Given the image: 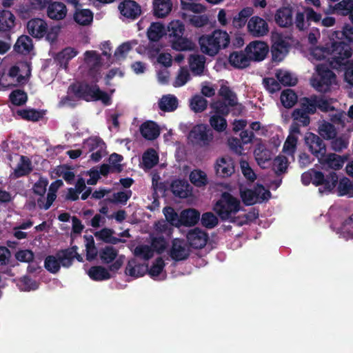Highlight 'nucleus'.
<instances>
[{
  "label": "nucleus",
  "mask_w": 353,
  "mask_h": 353,
  "mask_svg": "<svg viewBox=\"0 0 353 353\" xmlns=\"http://www.w3.org/2000/svg\"><path fill=\"white\" fill-rule=\"evenodd\" d=\"M69 88L76 97L87 102L100 101L104 105H110L112 103L110 96L101 90L97 83L79 81L71 84Z\"/></svg>",
  "instance_id": "1"
},
{
  "label": "nucleus",
  "mask_w": 353,
  "mask_h": 353,
  "mask_svg": "<svg viewBox=\"0 0 353 353\" xmlns=\"http://www.w3.org/2000/svg\"><path fill=\"white\" fill-rule=\"evenodd\" d=\"M230 37L226 31L215 30L210 34L202 35L199 39L201 50L204 54L214 57L221 49L228 48Z\"/></svg>",
  "instance_id": "2"
},
{
  "label": "nucleus",
  "mask_w": 353,
  "mask_h": 353,
  "mask_svg": "<svg viewBox=\"0 0 353 353\" xmlns=\"http://www.w3.org/2000/svg\"><path fill=\"white\" fill-rule=\"evenodd\" d=\"M240 208L239 199L227 192L222 193L220 199L214 206V210L222 221L230 220V221L234 218L232 214L238 212Z\"/></svg>",
  "instance_id": "3"
},
{
  "label": "nucleus",
  "mask_w": 353,
  "mask_h": 353,
  "mask_svg": "<svg viewBox=\"0 0 353 353\" xmlns=\"http://www.w3.org/2000/svg\"><path fill=\"white\" fill-rule=\"evenodd\" d=\"M322 51L330 55L332 61L338 65L344 64L343 61L349 59L352 54L350 45L343 41H333L330 44L327 43L322 48Z\"/></svg>",
  "instance_id": "4"
},
{
  "label": "nucleus",
  "mask_w": 353,
  "mask_h": 353,
  "mask_svg": "<svg viewBox=\"0 0 353 353\" xmlns=\"http://www.w3.org/2000/svg\"><path fill=\"white\" fill-rule=\"evenodd\" d=\"M70 250H74L75 248L60 250L56 253V255L47 256L44 261L45 268L50 273L56 274L59 271L61 266L70 267L72 257V252Z\"/></svg>",
  "instance_id": "5"
},
{
  "label": "nucleus",
  "mask_w": 353,
  "mask_h": 353,
  "mask_svg": "<svg viewBox=\"0 0 353 353\" xmlns=\"http://www.w3.org/2000/svg\"><path fill=\"white\" fill-rule=\"evenodd\" d=\"M312 184L316 187L319 186V191L321 193H331L336 188L338 183V175L335 172H330L325 175L321 171L312 168Z\"/></svg>",
  "instance_id": "6"
},
{
  "label": "nucleus",
  "mask_w": 353,
  "mask_h": 353,
  "mask_svg": "<svg viewBox=\"0 0 353 353\" xmlns=\"http://www.w3.org/2000/svg\"><path fill=\"white\" fill-rule=\"evenodd\" d=\"M316 70L319 78L312 80V86L322 93L330 91L331 85L336 81V74L327 65L323 64L319 65Z\"/></svg>",
  "instance_id": "7"
},
{
  "label": "nucleus",
  "mask_w": 353,
  "mask_h": 353,
  "mask_svg": "<svg viewBox=\"0 0 353 353\" xmlns=\"http://www.w3.org/2000/svg\"><path fill=\"white\" fill-rule=\"evenodd\" d=\"M219 94L228 102L219 101L212 105L217 115L227 116L230 112L229 107H234L238 104L236 94L230 87L222 85L219 89Z\"/></svg>",
  "instance_id": "8"
},
{
  "label": "nucleus",
  "mask_w": 353,
  "mask_h": 353,
  "mask_svg": "<svg viewBox=\"0 0 353 353\" xmlns=\"http://www.w3.org/2000/svg\"><path fill=\"white\" fill-rule=\"evenodd\" d=\"M119 252L111 245H106L99 250V257L104 264H110L108 270L112 272H117L124 263L125 256H118Z\"/></svg>",
  "instance_id": "9"
},
{
  "label": "nucleus",
  "mask_w": 353,
  "mask_h": 353,
  "mask_svg": "<svg viewBox=\"0 0 353 353\" xmlns=\"http://www.w3.org/2000/svg\"><path fill=\"white\" fill-rule=\"evenodd\" d=\"M194 145L208 146L212 141L214 135L212 130L205 124H197L190 131L188 137Z\"/></svg>",
  "instance_id": "10"
},
{
  "label": "nucleus",
  "mask_w": 353,
  "mask_h": 353,
  "mask_svg": "<svg viewBox=\"0 0 353 353\" xmlns=\"http://www.w3.org/2000/svg\"><path fill=\"white\" fill-rule=\"evenodd\" d=\"M291 45L287 37L281 33H274L272 36L271 53L272 60L280 62L288 54Z\"/></svg>",
  "instance_id": "11"
},
{
  "label": "nucleus",
  "mask_w": 353,
  "mask_h": 353,
  "mask_svg": "<svg viewBox=\"0 0 353 353\" xmlns=\"http://www.w3.org/2000/svg\"><path fill=\"white\" fill-rule=\"evenodd\" d=\"M304 141L309 152L318 160L323 157L327 152V146L323 139L313 132H307Z\"/></svg>",
  "instance_id": "12"
},
{
  "label": "nucleus",
  "mask_w": 353,
  "mask_h": 353,
  "mask_svg": "<svg viewBox=\"0 0 353 353\" xmlns=\"http://www.w3.org/2000/svg\"><path fill=\"white\" fill-rule=\"evenodd\" d=\"M269 50L268 46L264 41H254L248 45L245 52L248 54L251 61H263Z\"/></svg>",
  "instance_id": "13"
},
{
  "label": "nucleus",
  "mask_w": 353,
  "mask_h": 353,
  "mask_svg": "<svg viewBox=\"0 0 353 353\" xmlns=\"http://www.w3.org/2000/svg\"><path fill=\"white\" fill-rule=\"evenodd\" d=\"M186 239L190 247L194 249H202L208 242V234L204 230L194 228L188 230Z\"/></svg>",
  "instance_id": "14"
},
{
  "label": "nucleus",
  "mask_w": 353,
  "mask_h": 353,
  "mask_svg": "<svg viewBox=\"0 0 353 353\" xmlns=\"http://www.w3.org/2000/svg\"><path fill=\"white\" fill-rule=\"evenodd\" d=\"M214 170L216 174L221 178L231 176L235 172L234 160L229 156H225L216 159Z\"/></svg>",
  "instance_id": "15"
},
{
  "label": "nucleus",
  "mask_w": 353,
  "mask_h": 353,
  "mask_svg": "<svg viewBox=\"0 0 353 353\" xmlns=\"http://www.w3.org/2000/svg\"><path fill=\"white\" fill-rule=\"evenodd\" d=\"M247 28L248 32L255 37H263L269 32L267 21L259 16L252 17L248 22Z\"/></svg>",
  "instance_id": "16"
},
{
  "label": "nucleus",
  "mask_w": 353,
  "mask_h": 353,
  "mask_svg": "<svg viewBox=\"0 0 353 353\" xmlns=\"http://www.w3.org/2000/svg\"><path fill=\"white\" fill-rule=\"evenodd\" d=\"M118 8L122 16L132 21L141 14V6L134 0H123L119 4Z\"/></svg>",
  "instance_id": "17"
},
{
  "label": "nucleus",
  "mask_w": 353,
  "mask_h": 353,
  "mask_svg": "<svg viewBox=\"0 0 353 353\" xmlns=\"http://www.w3.org/2000/svg\"><path fill=\"white\" fill-rule=\"evenodd\" d=\"M63 185V183L61 179H57L53 181L49 187V191L47 194L46 199L39 198L37 199V203L38 208L45 210H48L57 198V190Z\"/></svg>",
  "instance_id": "18"
},
{
  "label": "nucleus",
  "mask_w": 353,
  "mask_h": 353,
  "mask_svg": "<svg viewBox=\"0 0 353 353\" xmlns=\"http://www.w3.org/2000/svg\"><path fill=\"white\" fill-rule=\"evenodd\" d=\"M169 254L176 261L187 259L190 256V252L186 248L184 240L178 238L174 239L172 241V247Z\"/></svg>",
  "instance_id": "19"
},
{
  "label": "nucleus",
  "mask_w": 353,
  "mask_h": 353,
  "mask_svg": "<svg viewBox=\"0 0 353 353\" xmlns=\"http://www.w3.org/2000/svg\"><path fill=\"white\" fill-rule=\"evenodd\" d=\"M15 17L9 10H0V36L8 37L15 26Z\"/></svg>",
  "instance_id": "20"
},
{
  "label": "nucleus",
  "mask_w": 353,
  "mask_h": 353,
  "mask_svg": "<svg viewBox=\"0 0 353 353\" xmlns=\"http://www.w3.org/2000/svg\"><path fill=\"white\" fill-rule=\"evenodd\" d=\"M26 28L28 32L34 38H42L47 33V23L39 18L29 20Z\"/></svg>",
  "instance_id": "21"
},
{
  "label": "nucleus",
  "mask_w": 353,
  "mask_h": 353,
  "mask_svg": "<svg viewBox=\"0 0 353 353\" xmlns=\"http://www.w3.org/2000/svg\"><path fill=\"white\" fill-rule=\"evenodd\" d=\"M347 157L345 156H340L335 153H329L324 154V157L319 159V162L328 168L337 170L343 168Z\"/></svg>",
  "instance_id": "22"
},
{
  "label": "nucleus",
  "mask_w": 353,
  "mask_h": 353,
  "mask_svg": "<svg viewBox=\"0 0 353 353\" xmlns=\"http://www.w3.org/2000/svg\"><path fill=\"white\" fill-rule=\"evenodd\" d=\"M52 0H28V2L20 7V14L23 18H28L34 10H41L46 7Z\"/></svg>",
  "instance_id": "23"
},
{
  "label": "nucleus",
  "mask_w": 353,
  "mask_h": 353,
  "mask_svg": "<svg viewBox=\"0 0 353 353\" xmlns=\"http://www.w3.org/2000/svg\"><path fill=\"white\" fill-rule=\"evenodd\" d=\"M276 23L281 28H288L293 24L292 10L289 7H282L276 10L274 15Z\"/></svg>",
  "instance_id": "24"
},
{
  "label": "nucleus",
  "mask_w": 353,
  "mask_h": 353,
  "mask_svg": "<svg viewBox=\"0 0 353 353\" xmlns=\"http://www.w3.org/2000/svg\"><path fill=\"white\" fill-rule=\"evenodd\" d=\"M47 15L49 18L54 20H61L64 19L67 14V8L63 3L54 1L48 3Z\"/></svg>",
  "instance_id": "25"
},
{
  "label": "nucleus",
  "mask_w": 353,
  "mask_h": 353,
  "mask_svg": "<svg viewBox=\"0 0 353 353\" xmlns=\"http://www.w3.org/2000/svg\"><path fill=\"white\" fill-rule=\"evenodd\" d=\"M253 14V9L250 7L243 8L237 14L232 17H229L230 21L232 23L233 28L240 29L244 27L249 19Z\"/></svg>",
  "instance_id": "26"
},
{
  "label": "nucleus",
  "mask_w": 353,
  "mask_h": 353,
  "mask_svg": "<svg viewBox=\"0 0 353 353\" xmlns=\"http://www.w3.org/2000/svg\"><path fill=\"white\" fill-rule=\"evenodd\" d=\"M140 132L145 139L152 141L159 136L160 128L154 121H148L141 125Z\"/></svg>",
  "instance_id": "27"
},
{
  "label": "nucleus",
  "mask_w": 353,
  "mask_h": 353,
  "mask_svg": "<svg viewBox=\"0 0 353 353\" xmlns=\"http://www.w3.org/2000/svg\"><path fill=\"white\" fill-rule=\"evenodd\" d=\"M228 60L231 65L238 69L248 67L251 61L248 54L242 51L230 53Z\"/></svg>",
  "instance_id": "28"
},
{
  "label": "nucleus",
  "mask_w": 353,
  "mask_h": 353,
  "mask_svg": "<svg viewBox=\"0 0 353 353\" xmlns=\"http://www.w3.org/2000/svg\"><path fill=\"white\" fill-rule=\"evenodd\" d=\"M78 54V51L71 47H67L59 52L54 57V61L61 67L68 68L69 61Z\"/></svg>",
  "instance_id": "29"
},
{
  "label": "nucleus",
  "mask_w": 353,
  "mask_h": 353,
  "mask_svg": "<svg viewBox=\"0 0 353 353\" xmlns=\"http://www.w3.org/2000/svg\"><path fill=\"white\" fill-rule=\"evenodd\" d=\"M171 0H154L153 2L154 15L158 18L166 17L172 10Z\"/></svg>",
  "instance_id": "30"
},
{
  "label": "nucleus",
  "mask_w": 353,
  "mask_h": 353,
  "mask_svg": "<svg viewBox=\"0 0 353 353\" xmlns=\"http://www.w3.org/2000/svg\"><path fill=\"white\" fill-rule=\"evenodd\" d=\"M33 170L31 161L26 156L20 157V161L14 169L13 174L14 178L28 176Z\"/></svg>",
  "instance_id": "31"
},
{
  "label": "nucleus",
  "mask_w": 353,
  "mask_h": 353,
  "mask_svg": "<svg viewBox=\"0 0 353 353\" xmlns=\"http://www.w3.org/2000/svg\"><path fill=\"white\" fill-rule=\"evenodd\" d=\"M200 219V212L193 208L184 210L181 213L180 225L192 226L196 225Z\"/></svg>",
  "instance_id": "32"
},
{
  "label": "nucleus",
  "mask_w": 353,
  "mask_h": 353,
  "mask_svg": "<svg viewBox=\"0 0 353 353\" xmlns=\"http://www.w3.org/2000/svg\"><path fill=\"white\" fill-rule=\"evenodd\" d=\"M148 271V265L144 264H137L135 259L128 261L125 273L132 277H139L145 275Z\"/></svg>",
  "instance_id": "33"
},
{
  "label": "nucleus",
  "mask_w": 353,
  "mask_h": 353,
  "mask_svg": "<svg viewBox=\"0 0 353 353\" xmlns=\"http://www.w3.org/2000/svg\"><path fill=\"white\" fill-rule=\"evenodd\" d=\"M205 58L203 55L191 54L189 57V65L194 75L201 76L203 73Z\"/></svg>",
  "instance_id": "34"
},
{
  "label": "nucleus",
  "mask_w": 353,
  "mask_h": 353,
  "mask_svg": "<svg viewBox=\"0 0 353 353\" xmlns=\"http://www.w3.org/2000/svg\"><path fill=\"white\" fill-rule=\"evenodd\" d=\"M159 108L163 112H173L179 105L178 99L172 94L163 95L159 101Z\"/></svg>",
  "instance_id": "35"
},
{
  "label": "nucleus",
  "mask_w": 353,
  "mask_h": 353,
  "mask_svg": "<svg viewBox=\"0 0 353 353\" xmlns=\"http://www.w3.org/2000/svg\"><path fill=\"white\" fill-rule=\"evenodd\" d=\"M109 270L101 265L91 267L88 270V276L90 278L96 281H101L110 279L112 276L109 272Z\"/></svg>",
  "instance_id": "36"
},
{
  "label": "nucleus",
  "mask_w": 353,
  "mask_h": 353,
  "mask_svg": "<svg viewBox=\"0 0 353 353\" xmlns=\"http://www.w3.org/2000/svg\"><path fill=\"white\" fill-rule=\"evenodd\" d=\"M165 34V27L160 22H152L147 30V36L150 41H158Z\"/></svg>",
  "instance_id": "37"
},
{
  "label": "nucleus",
  "mask_w": 353,
  "mask_h": 353,
  "mask_svg": "<svg viewBox=\"0 0 353 353\" xmlns=\"http://www.w3.org/2000/svg\"><path fill=\"white\" fill-rule=\"evenodd\" d=\"M255 159L259 165L272 159V151L263 143L257 144L254 152Z\"/></svg>",
  "instance_id": "38"
},
{
  "label": "nucleus",
  "mask_w": 353,
  "mask_h": 353,
  "mask_svg": "<svg viewBox=\"0 0 353 353\" xmlns=\"http://www.w3.org/2000/svg\"><path fill=\"white\" fill-rule=\"evenodd\" d=\"M299 108L307 114H314L317 110L316 95L313 94L308 97H304L300 99Z\"/></svg>",
  "instance_id": "39"
},
{
  "label": "nucleus",
  "mask_w": 353,
  "mask_h": 353,
  "mask_svg": "<svg viewBox=\"0 0 353 353\" xmlns=\"http://www.w3.org/2000/svg\"><path fill=\"white\" fill-rule=\"evenodd\" d=\"M32 48V41L27 35L20 36L14 46V50L21 54L29 53Z\"/></svg>",
  "instance_id": "40"
},
{
  "label": "nucleus",
  "mask_w": 353,
  "mask_h": 353,
  "mask_svg": "<svg viewBox=\"0 0 353 353\" xmlns=\"http://www.w3.org/2000/svg\"><path fill=\"white\" fill-rule=\"evenodd\" d=\"M318 132L321 137H323L326 140H331L334 139L337 134L334 125L325 121H323L321 124H319Z\"/></svg>",
  "instance_id": "41"
},
{
  "label": "nucleus",
  "mask_w": 353,
  "mask_h": 353,
  "mask_svg": "<svg viewBox=\"0 0 353 353\" xmlns=\"http://www.w3.org/2000/svg\"><path fill=\"white\" fill-rule=\"evenodd\" d=\"M21 119L28 121L37 122L43 117V112L35 109H23L17 111Z\"/></svg>",
  "instance_id": "42"
},
{
  "label": "nucleus",
  "mask_w": 353,
  "mask_h": 353,
  "mask_svg": "<svg viewBox=\"0 0 353 353\" xmlns=\"http://www.w3.org/2000/svg\"><path fill=\"white\" fill-rule=\"evenodd\" d=\"M280 99L285 108H291L296 103L298 97L294 91L288 88L281 92Z\"/></svg>",
  "instance_id": "43"
},
{
  "label": "nucleus",
  "mask_w": 353,
  "mask_h": 353,
  "mask_svg": "<svg viewBox=\"0 0 353 353\" xmlns=\"http://www.w3.org/2000/svg\"><path fill=\"white\" fill-rule=\"evenodd\" d=\"M336 193L339 196H347L351 198V190H352V183L350 180L343 176L342 179H338L336 184Z\"/></svg>",
  "instance_id": "44"
},
{
  "label": "nucleus",
  "mask_w": 353,
  "mask_h": 353,
  "mask_svg": "<svg viewBox=\"0 0 353 353\" xmlns=\"http://www.w3.org/2000/svg\"><path fill=\"white\" fill-rule=\"evenodd\" d=\"M275 75L280 83L284 86H294L298 82L297 78L286 70H279Z\"/></svg>",
  "instance_id": "45"
},
{
  "label": "nucleus",
  "mask_w": 353,
  "mask_h": 353,
  "mask_svg": "<svg viewBox=\"0 0 353 353\" xmlns=\"http://www.w3.org/2000/svg\"><path fill=\"white\" fill-rule=\"evenodd\" d=\"M188 183L183 180L176 179L172 182L170 188L173 194L179 198H186Z\"/></svg>",
  "instance_id": "46"
},
{
  "label": "nucleus",
  "mask_w": 353,
  "mask_h": 353,
  "mask_svg": "<svg viewBox=\"0 0 353 353\" xmlns=\"http://www.w3.org/2000/svg\"><path fill=\"white\" fill-rule=\"evenodd\" d=\"M337 12L343 16H349L353 23V0H342L336 6Z\"/></svg>",
  "instance_id": "47"
},
{
  "label": "nucleus",
  "mask_w": 353,
  "mask_h": 353,
  "mask_svg": "<svg viewBox=\"0 0 353 353\" xmlns=\"http://www.w3.org/2000/svg\"><path fill=\"white\" fill-rule=\"evenodd\" d=\"M171 42L172 48L177 51L191 50L193 48L192 42L183 36L172 39Z\"/></svg>",
  "instance_id": "48"
},
{
  "label": "nucleus",
  "mask_w": 353,
  "mask_h": 353,
  "mask_svg": "<svg viewBox=\"0 0 353 353\" xmlns=\"http://www.w3.org/2000/svg\"><path fill=\"white\" fill-rule=\"evenodd\" d=\"M208 106V101L203 97L196 94L190 101V107L195 113L203 112Z\"/></svg>",
  "instance_id": "49"
},
{
  "label": "nucleus",
  "mask_w": 353,
  "mask_h": 353,
  "mask_svg": "<svg viewBox=\"0 0 353 353\" xmlns=\"http://www.w3.org/2000/svg\"><path fill=\"white\" fill-rule=\"evenodd\" d=\"M143 163L145 168L151 169L159 162V156L154 149H148L142 157Z\"/></svg>",
  "instance_id": "50"
},
{
  "label": "nucleus",
  "mask_w": 353,
  "mask_h": 353,
  "mask_svg": "<svg viewBox=\"0 0 353 353\" xmlns=\"http://www.w3.org/2000/svg\"><path fill=\"white\" fill-rule=\"evenodd\" d=\"M288 160L283 155H279L273 160L272 170L278 176L285 173L288 169Z\"/></svg>",
  "instance_id": "51"
},
{
  "label": "nucleus",
  "mask_w": 353,
  "mask_h": 353,
  "mask_svg": "<svg viewBox=\"0 0 353 353\" xmlns=\"http://www.w3.org/2000/svg\"><path fill=\"white\" fill-rule=\"evenodd\" d=\"M74 21L82 26L90 24L93 19V13L88 9H83L75 12Z\"/></svg>",
  "instance_id": "52"
},
{
  "label": "nucleus",
  "mask_w": 353,
  "mask_h": 353,
  "mask_svg": "<svg viewBox=\"0 0 353 353\" xmlns=\"http://www.w3.org/2000/svg\"><path fill=\"white\" fill-rule=\"evenodd\" d=\"M83 147L88 148L89 152H93L99 148L105 150V143L103 139L99 137H92L83 142Z\"/></svg>",
  "instance_id": "53"
},
{
  "label": "nucleus",
  "mask_w": 353,
  "mask_h": 353,
  "mask_svg": "<svg viewBox=\"0 0 353 353\" xmlns=\"http://www.w3.org/2000/svg\"><path fill=\"white\" fill-rule=\"evenodd\" d=\"M9 99L16 106L24 105L28 101L27 93L22 90H14L9 94Z\"/></svg>",
  "instance_id": "54"
},
{
  "label": "nucleus",
  "mask_w": 353,
  "mask_h": 353,
  "mask_svg": "<svg viewBox=\"0 0 353 353\" xmlns=\"http://www.w3.org/2000/svg\"><path fill=\"white\" fill-rule=\"evenodd\" d=\"M169 35L172 39L183 36L185 26L180 20L172 21L168 26Z\"/></svg>",
  "instance_id": "55"
},
{
  "label": "nucleus",
  "mask_w": 353,
  "mask_h": 353,
  "mask_svg": "<svg viewBox=\"0 0 353 353\" xmlns=\"http://www.w3.org/2000/svg\"><path fill=\"white\" fill-rule=\"evenodd\" d=\"M190 180L196 187H202L208 183L206 174L201 170H194L190 172Z\"/></svg>",
  "instance_id": "56"
},
{
  "label": "nucleus",
  "mask_w": 353,
  "mask_h": 353,
  "mask_svg": "<svg viewBox=\"0 0 353 353\" xmlns=\"http://www.w3.org/2000/svg\"><path fill=\"white\" fill-rule=\"evenodd\" d=\"M166 221L172 226H179L181 223V216L175 212L174 209L170 206H166L163 210Z\"/></svg>",
  "instance_id": "57"
},
{
  "label": "nucleus",
  "mask_w": 353,
  "mask_h": 353,
  "mask_svg": "<svg viewBox=\"0 0 353 353\" xmlns=\"http://www.w3.org/2000/svg\"><path fill=\"white\" fill-rule=\"evenodd\" d=\"M134 256L148 261L153 257L154 250L148 245H137L134 250Z\"/></svg>",
  "instance_id": "58"
},
{
  "label": "nucleus",
  "mask_w": 353,
  "mask_h": 353,
  "mask_svg": "<svg viewBox=\"0 0 353 353\" xmlns=\"http://www.w3.org/2000/svg\"><path fill=\"white\" fill-rule=\"evenodd\" d=\"M291 117L293 121L300 123L302 126H307L310 123V115L303 111L301 108H295Z\"/></svg>",
  "instance_id": "59"
},
{
  "label": "nucleus",
  "mask_w": 353,
  "mask_h": 353,
  "mask_svg": "<svg viewBox=\"0 0 353 353\" xmlns=\"http://www.w3.org/2000/svg\"><path fill=\"white\" fill-rule=\"evenodd\" d=\"M211 127L217 132H223L227 128L226 119L220 115L214 114L210 119Z\"/></svg>",
  "instance_id": "60"
},
{
  "label": "nucleus",
  "mask_w": 353,
  "mask_h": 353,
  "mask_svg": "<svg viewBox=\"0 0 353 353\" xmlns=\"http://www.w3.org/2000/svg\"><path fill=\"white\" fill-rule=\"evenodd\" d=\"M48 180L47 178L40 176L39 180L33 185L32 192L34 194L39 196V198H45Z\"/></svg>",
  "instance_id": "61"
},
{
  "label": "nucleus",
  "mask_w": 353,
  "mask_h": 353,
  "mask_svg": "<svg viewBox=\"0 0 353 353\" xmlns=\"http://www.w3.org/2000/svg\"><path fill=\"white\" fill-rule=\"evenodd\" d=\"M154 252L161 254L168 247V242L163 236H156L152 239L151 246Z\"/></svg>",
  "instance_id": "62"
},
{
  "label": "nucleus",
  "mask_w": 353,
  "mask_h": 353,
  "mask_svg": "<svg viewBox=\"0 0 353 353\" xmlns=\"http://www.w3.org/2000/svg\"><path fill=\"white\" fill-rule=\"evenodd\" d=\"M123 160V156L117 153H112L110 155L108 159L109 165L115 173H120L123 170V166L121 164Z\"/></svg>",
  "instance_id": "63"
},
{
  "label": "nucleus",
  "mask_w": 353,
  "mask_h": 353,
  "mask_svg": "<svg viewBox=\"0 0 353 353\" xmlns=\"http://www.w3.org/2000/svg\"><path fill=\"white\" fill-rule=\"evenodd\" d=\"M201 222L203 226L212 229L218 224V219L212 212H208L202 214Z\"/></svg>",
  "instance_id": "64"
}]
</instances>
